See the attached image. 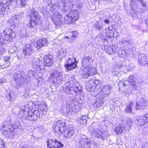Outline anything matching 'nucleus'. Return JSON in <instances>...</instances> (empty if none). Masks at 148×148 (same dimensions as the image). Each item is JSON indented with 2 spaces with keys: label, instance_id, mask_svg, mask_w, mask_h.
<instances>
[{
  "label": "nucleus",
  "instance_id": "16",
  "mask_svg": "<svg viewBox=\"0 0 148 148\" xmlns=\"http://www.w3.org/2000/svg\"><path fill=\"white\" fill-rule=\"evenodd\" d=\"M136 78L134 75H131L129 77L128 81L131 84L132 88L134 90H136L139 86L138 83L136 82Z\"/></svg>",
  "mask_w": 148,
  "mask_h": 148
},
{
  "label": "nucleus",
  "instance_id": "26",
  "mask_svg": "<svg viewBox=\"0 0 148 148\" xmlns=\"http://www.w3.org/2000/svg\"><path fill=\"white\" fill-rule=\"evenodd\" d=\"M90 81L95 84V91H99L100 90L101 84L100 80L98 79L96 80L95 77H93L92 78V79L90 80Z\"/></svg>",
  "mask_w": 148,
  "mask_h": 148
},
{
  "label": "nucleus",
  "instance_id": "63",
  "mask_svg": "<svg viewBox=\"0 0 148 148\" xmlns=\"http://www.w3.org/2000/svg\"><path fill=\"white\" fill-rule=\"evenodd\" d=\"M134 67V65L133 64H131L128 65V68L130 70H131Z\"/></svg>",
  "mask_w": 148,
  "mask_h": 148
},
{
  "label": "nucleus",
  "instance_id": "53",
  "mask_svg": "<svg viewBox=\"0 0 148 148\" xmlns=\"http://www.w3.org/2000/svg\"><path fill=\"white\" fill-rule=\"evenodd\" d=\"M103 27L102 25L98 23L95 24L94 25V27L96 28L98 30L102 29Z\"/></svg>",
  "mask_w": 148,
  "mask_h": 148
},
{
  "label": "nucleus",
  "instance_id": "56",
  "mask_svg": "<svg viewBox=\"0 0 148 148\" xmlns=\"http://www.w3.org/2000/svg\"><path fill=\"white\" fill-rule=\"evenodd\" d=\"M69 8L66 7L65 5H64V7L62 8V12L64 13H66L69 12Z\"/></svg>",
  "mask_w": 148,
  "mask_h": 148
},
{
  "label": "nucleus",
  "instance_id": "61",
  "mask_svg": "<svg viewBox=\"0 0 148 148\" xmlns=\"http://www.w3.org/2000/svg\"><path fill=\"white\" fill-rule=\"evenodd\" d=\"M44 66L43 65H41L40 64L39 66H38L37 69L35 70L36 71H38L44 69Z\"/></svg>",
  "mask_w": 148,
  "mask_h": 148
},
{
  "label": "nucleus",
  "instance_id": "21",
  "mask_svg": "<svg viewBox=\"0 0 148 148\" xmlns=\"http://www.w3.org/2000/svg\"><path fill=\"white\" fill-rule=\"evenodd\" d=\"M73 102L74 101H66L67 105L62 110V111L64 114H67L70 112L72 108L74 106Z\"/></svg>",
  "mask_w": 148,
  "mask_h": 148
},
{
  "label": "nucleus",
  "instance_id": "40",
  "mask_svg": "<svg viewBox=\"0 0 148 148\" xmlns=\"http://www.w3.org/2000/svg\"><path fill=\"white\" fill-rule=\"evenodd\" d=\"M40 62L42 63L41 61L38 59H37L33 63V66L34 68L36 70L38 66H39Z\"/></svg>",
  "mask_w": 148,
  "mask_h": 148
},
{
  "label": "nucleus",
  "instance_id": "34",
  "mask_svg": "<svg viewBox=\"0 0 148 148\" xmlns=\"http://www.w3.org/2000/svg\"><path fill=\"white\" fill-rule=\"evenodd\" d=\"M143 125H145L148 122V112L145 114V116H139Z\"/></svg>",
  "mask_w": 148,
  "mask_h": 148
},
{
  "label": "nucleus",
  "instance_id": "9",
  "mask_svg": "<svg viewBox=\"0 0 148 148\" xmlns=\"http://www.w3.org/2000/svg\"><path fill=\"white\" fill-rule=\"evenodd\" d=\"M65 123L62 120H59L57 121L55 124V128L53 130L54 131L60 134L64 132V131L66 129L65 127Z\"/></svg>",
  "mask_w": 148,
  "mask_h": 148
},
{
  "label": "nucleus",
  "instance_id": "25",
  "mask_svg": "<svg viewBox=\"0 0 148 148\" xmlns=\"http://www.w3.org/2000/svg\"><path fill=\"white\" fill-rule=\"evenodd\" d=\"M133 103L132 102H130L127 104L124 110V112L127 114H131L133 111Z\"/></svg>",
  "mask_w": 148,
  "mask_h": 148
},
{
  "label": "nucleus",
  "instance_id": "5",
  "mask_svg": "<svg viewBox=\"0 0 148 148\" xmlns=\"http://www.w3.org/2000/svg\"><path fill=\"white\" fill-rule=\"evenodd\" d=\"M92 142L90 138L81 134L78 138L77 145L79 148H94V145Z\"/></svg>",
  "mask_w": 148,
  "mask_h": 148
},
{
  "label": "nucleus",
  "instance_id": "27",
  "mask_svg": "<svg viewBox=\"0 0 148 148\" xmlns=\"http://www.w3.org/2000/svg\"><path fill=\"white\" fill-rule=\"evenodd\" d=\"M111 90V86L109 85H106L103 86L101 91L103 93L105 96L107 97L110 93Z\"/></svg>",
  "mask_w": 148,
  "mask_h": 148
},
{
  "label": "nucleus",
  "instance_id": "38",
  "mask_svg": "<svg viewBox=\"0 0 148 148\" xmlns=\"http://www.w3.org/2000/svg\"><path fill=\"white\" fill-rule=\"evenodd\" d=\"M12 126L14 130L15 129H16L17 128L20 129L21 128V123L18 121L17 120H16L14 122Z\"/></svg>",
  "mask_w": 148,
  "mask_h": 148
},
{
  "label": "nucleus",
  "instance_id": "19",
  "mask_svg": "<svg viewBox=\"0 0 148 148\" xmlns=\"http://www.w3.org/2000/svg\"><path fill=\"white\" fill-rule=\"evenodd\" d=\"M92 62V60L91 57L88 56L84 57L82 60V64L84 68L89 67Z\"/></svg>",
  "mask_w": 148,
  "mask_h": 148
},
{
  "label": "nucleus",
  "instance_id": "1",
  "mask_svg": "<svg viewBox=\"0 0 148 148\" xmlns=\"http://www.w3.org/2000/svg\"><path fill=\"white\" fill-rule=\"evenodd\" d=\"M69 79V81L64 85L63 90L67 94L77 95L82 91V87L74 76H71Z\"/></svg>",
  "mask_w": 148,
  "mask_h": 148
},
{
  "label": "nucleus",
  "instance_id": "49",
  "mask_svg": "<svg viewBox=\"0 0 148 148\" xmlns=\"http://www.w3.org/2000/svg\"><path fill=\"white\" fill-rule=\"evenodd\" d=\"M40 39L41 41V42H42V43L43 44V46H47L49 42L48 40L45 38H40Z\"/></svg>",
  "mask_w": 148,
  "mask_h": 148
},
{
  "label": "nucleus",
  "instance_id": "4",
  "mask_svg": "<svg viewBox=\"0 0 148 148\" xmlns=\"http://www.w3.org/2000/svg\"><path fill=\"white\" fill-rule=\"evenodd\" d=\"M52 79V83L57 86L62 84L63 81V77L61 72L58 70L53 71L51 73L49 77Z\"/></svg>",
  "mask_w": 148,
  "mask_h": 148
},
{
  "label": "nucleus",
  "instance_id": "37",
  "mask_svg": "<svg viewBox=\"0 0 148 148\" xmlns=\"http://www.w3.org/2000/svg\"><path fill=\"white\" fill-rule=\"evenodd\" d=\"M79 123L81 124H85L87 123V116H80L79 118Z\"/></svg>",
  "mask_w": 148,
  "mask_h": 148
},
{
  "label": "nucleus",
  "instance_id": "14",
  "mask_svg": "<svg viewBox=\"0 0 148 148\" xmlns=\"http://www.w3.org/2000/svg\"><path fill=\"white\" fill-rule=\"evenodd\" d=\"M148 105V100L144 98H142L136 103V110L145 108Z\"/></svg>",
  "mask_w": 148,
  "mask_h": 148
},
{
  "label": "nucleus",
  "instance_id": "22",
  "mask_svg": "<svg viewBox=\"0 0 148 148\" xmlns=\"http://www.w3.org/2000/svg\"><path fill=\"white\" fill-rule=\"evenodd\" d=\"M94 134L95 137L100 138L103 139L104 140L107 137V135L105 134V132H102L100 129L95 130Z\"/></svg>",
  "mask_w": 148,
  "mask_h": 148
},
{
  "label": "nucleus",
  "instance_id": "29",
  "mask_svg": "<svg viewBox=\"0 0 148 148\" xmlns=\"http://www.w3.org/2000/svg\"><path fill=\"white\" fill-rule=\"evenodd\" d=\"M59 57L61 59L65 58L66 56V50L65 49L61 48L58 52Z\"/></svg>",
  "mask_w": 148,
  "mask_h": 148
},
{
  "label": "nucleus",
  "instance_id": "15",
  "mask_svg": "<svg viewBox=\"0 0 148 148\" xmlns=\"http://www.w3.org/2000/svg\"><path fill=\"white\" fill-rule=\"evenodd\" d=\"M34 52V48L31 44L25 45L23 49V53L25 56H31Z\"/></svg>",
  "mask_w": 148,
  "mask_h": 148
},
{
  "label": "nucleus",
  "instance_id": "59",
  "mask_svg": "<svg viewBox=\"0 0 148 148\" xmlns=\"http://www.w3.org/2000/svg\"><path fill=\"white\" fill-rule=\"evenodd\" d=\"M6 44L5 40L2 38H0V46Z\"/></svg>",
  "mask_w": 148,
  "mask_h": 148
},
{
  "label": "nucleus",
  "instance_id": "10",
  "mask_svg": "<svg viewBox=\"0 0 148 148\" xmlns=\"http://www.w3.org/2000/svg\"><path fill=\"white\" fill-rule=\"evenodd\" d=\"M47 147L49 148H62L64 145L60 141L54 138L49 139L47 141Z\"/></svg>",
  "mask_w": 148,
  "mask_h": 148
},
{
  "label": "nucleus",
  "instance_id": "3",
  "mask_svg": "<svg viewBox=\"0 0 148 148\" xmlns=\"http://www.w3.org/2000/svg\"><path fill=\"white\" fill-rule=\"evenodd\" d=\"M29 16L30 19L29 25L30 27H33L39 23V21L41 16L38 14L37 8H33L32 9H30Z\"/></svg>",
  "mask_w": 148,
  "mask_h": 148
},
{
  "label": "nucleus",
  "instance_id": "13",
  "mask_svg": "<svg viewBox=\"0 0 148 148\" xmlns=\"http://www.w3.org/2000/svg\"><path fill=\"white\" fill-rule=\"evenodd\" d=\"M83 70L84 71V77L86 78H88L90 76L95 75L97 72L96 69L95 67H91L84 68Z\"/></svg>",
  "mask_w": 148,
  "mask_h": 148
},
{
  "label": "nucleus",
  "instance_id": "45",
  "mask_svg": "<svg viewBox=\"0 0 148 148\" xmlns=\"http://www.w3.org/2000/svg\"><path fill=\"white\" fill-rule=\"evenodd\" d=\"M103 103V101H102L96 100L94 105V106H96L97 108L101 106Z\"/></svg>",
  "mask_w": 148,
  "mask_h": 148
},
{
  "label": "nucleus",
  "instance_id": "2",
  "mask_svg": "<svg viewBox=\"0 0 148 148\" xmlns=\"http://www.w3.org/2000/svg\"><path fill=\"white\" fill-rule=\"evenodd\" d=\"M14 78L16 82V87L19 88L28 83L26 74L24 72L19 71L14 74Z\"/></svg>",
  "mask_w": 148,
  "mask_h": 148
},
{
  "label": "nucleus",
  "instance_id": "50",
  "mask_svg": "<svg viewBox=\"0 0 148 148\" xmlns=\"http://www.w3.org/2000/svg\"><path fill=\"white\" fill-rule=\"evenodd\" d=\"M18 1L22 7H24L27 5V1L26 0H18Z\"/></svg>",
  "mask_w": 148,
  "mask_h": 148
},
{
  "label": "nucleus",
  "instance_id": "11",
  "mask_svg": "<svg viewBox=\"0 0 148 148\" xmlns=\"http://www.w3.org/2000/svg\"><path fill=\"white\" fill-rule=\"evenodd\" d=\"M77 63L75 58H69L64 64V66L68 71H69L76 68L77 66Z\"/></svg>",
  "mask_w": 148,
  "mask_h": 148
},
{
  "label": "nucleus",
  "instance_id": "57",
  "mask_svg": "<svg viewBox=\"0 0 148 148\" xmlns=\"http://www.w3.org/2000/svg\"><path fill=\"white\" fill-rule=\"evenodd\" d=\"M5 143L3 140L0 138V148H3L5 147Z\"/></svg>",
  "mask_w": 148,
  "mask_h": 148
},
{
  "label": "nucleus",
  "instance_id": "28",
  "mask_svg": "<svg viewBox=\"0 0 148 148\" xmlns=\"http://www.w3.org/2000/svg\"><path fill=\"white\" fill-rule=\"evenodd\" d=\"M128 51H125L124 47L120 48L118 51V53L120 56L124 58L125 56H127L128 54Z\"/></svg>",
  "mask_w": 148,
  "mask_h": 148
},
{
  "label": "nucleus",
  "instance_id": "44",
  "mask_svg": "<svg viewBox=\"0 0 148 148\" xmlns=\"http://www.w3.org/2000/svg\"><path fill=\"white\" fill-rule=\"evenodd\" d=\"M133 121L131 118L127 119L126 121V126L127 127H130L133 125Z\"/></svg>",
  "mask_w": 148,
  "mask_h": 148
},
{
  "label": "nucleus",
  "instance_id": "58",
  "mask_svg": "<svg viewBox=\"0 0 148 148\" xmlns=\"http://www.w3.org/2000/svg\"><path fill=\"white\" fill-rule=\"evenodd\" d=\"M8 36L11 40H12V39L15 36V33L14 32L10 33L8 35Z\"/></svg>",
  "mask_w": 148,
  "mask_h": 148
},
{
  "label": "nucleus",
  "instance_id": "31",
  "mask_svg": "<svg viewBox=\"0 0 148 148\" xmlns=\"http://www.w3.org/2000/svg\"><path fill=\"white\" fill-rule=\"evenodd\" d=\"M10 128H13L11 125V122L10 121H4L1 126V129Z\"/></svg>",
  "mask_w": 148,
  "mask_h": 148
},
{
  "label": "nucleus",
  "instance_id": "35",
  "mask_svg": "<svg viewBox=\"0 0 148 148\" xmlns=\"http://www.w3.org/2000/svg\"><path fill=\"white\" fill-rule=\"evenodd\" d=\"M6 97L10 101H12L16 98L15 95L12 91L10 92L8 95H7Z\"/></svg>",
  "mask_w": 148,
  "mask_h": 148
},
{
  "label": "nucleus",
  "instance_id": "46",
  "mask_svg": "<svg viewBox=\"0 0 148 148\" xmlns=\"http://www.w3.org/2000/svg\"><path fill=\"white\" fill-rule=\"evenodd\" d=\"M40 39L38 40L36 42V47L38 49H40L42 47H43V44L42 43V42Z\"/></svg>",
  "mask_w": 148,
  "mask_h": 148
},
{
  "label": "nucleus",
  "instance_id": "39",
  "mask_svg": "<svg viewBox=\"0 0 148 148\" xmlns=\"http://www.w3.org/2000/svg\"><path fill=\"white\" fill-rule=\"evenodd\" d=\"M106 97V96L104 95L101 91H100L96 96V97L97 99H98L99 100H101V101Z\"/></svg>",
  "mask_w": 148,
  "mask_h": 148
},
{
  "label": "nucleus",
  "instance_id": "18",
  "mask_svg": "<svg viewBox=\"0 0 148 148\" xmlns=\"http://www.w3.org/2000/svg\"><path fill=\"white\" fill-rule=\"evenodd\" d=\"M63 133H64V136L66 138H70L74 134V128L72 127H69L68 128L66 127V129Z\"/></svg>",
  "mask_w": 148,
  "mask_h": 148
},
{
  "label": "nucleus",
  "instance_id": "41",
  "mask_svg": "<svg viewBox=\"0 0 148 148\" xmlns=\"http://www.w3.org/2000/svg\"><path fill=\"white\" fill-rule=\"evenodd\" d=\"M10 57L9 56H5L3 57V59L4 61L7 62L5 63H4V64H5V65H4V66L6 65V66H8L10 65Z\"/></svg>",
  "mask_w": 148,
  "mask_h": 148
},
{
  "label": "nucleus",
  "instance_id": "20",
  "mask_svg": "<svg viewBox=\"0 0 148 148\" xmlns=\"http://www.w3.org/2000/svg\"><path fill=\"white\" fill-rule=\"evenodd\" d=\"M1 133L3 135L7 137H10L14 134L13 128H5L1 129Z\"/></svg>",
  "mask_w": 148,
  "mask_h": 148
},
{
  "label": "nucleus",
  "instance_id": "12",
  "mask_svg": "<svg viewBox=\"0 0 148 148\" xmlns=\"http://www.w3.org/2000/svg\"><path fill=\"white\" fill-rule=\"evenodd\" d=\"M134 4L136 7L140 9H143V8H146L147 6L146 2L143 0H132L130 5L131 8L133 10L134 9L133 5Z\"/></svg>",
  "mask_w": 148,
  "mask_h": 148
},
{
  "label": "nucleus",
  "instance_id": "32",
  "mask_svg": "<svg viewBox=\"0 0 148 148\" xmlns=\"http://www.w3.org/2000/svg\"><path fill=\"white\" fill-rule=\"evenodd\" d=\"M119 91L121 93L124 92L125 94L126 93V91H125V87L126 86L125 83L121 82L119 83Z\"/></svg>",
  "mask_w": 148,
  "mask_h": 148
},
{
  "label": "nucleus",
  "instance_id": "8",
  "mask_svg": "<svg viewBox=\"0 0 148 148\" xmlns=\"http://www.w3.org/2000/svg\"><path fill=\"white\" fill-rule=\"evenodd\" d=\"M50 11L54 14L52 20L54 24L57 25H60L62 23L61 19L62 15L58 12H56V6L53 4H51Z\"/></svg>",
  "mask_w": 148,
  "mask_h": 148
},
{
  "label": "nucleus",
  "instance_id": "60",
  "mask_svg": "<svg viewBox=\"0 0 148 148\" xmlns=\"http://www.w3.org/2000/svg\"><path fill=\"white\" fill-rule=\"evenodd\" d=\"M6 80L4 78H1L0 79V86H3V84L6 82Z\"/></svg>",
  "mask_w": 148,
  "mask_h": 148
},
{
  "label": "nucleus",
  "instance_id": "7",
  "mask_svg": "<svg viewBox=\"0 0 148 148\" xmlns=\"http://www.w3.org/2000/svg\"><path fill=\"white\" fill-rule=\"evenodd\" d=\"M42 108L40 110H31V114L28 119L31 121H35L39 119L42 117V114H45L47 110V108L46 105L42 106Z\"/></svg>",
  "mask_w": 148,
  "mask_h": 148
},
{
  "label": "nucleus",
  "instance_id": "42",
  "mask_svg": "<svg viewBox=\"0 0 148 148\" xmlns=\"http://www.w3.org/2000/svg\"><path fill=\"white\" fill-rule=\"evenodd\" d=\"M23 12H19L15 14L14 18L16 20H19L23 17Z\"/></svg>",
  "mask_w": 148,
  "mask_h": 148
},
{
  "label": "nucleus",
  "instance_id": "47",
  "mask_svg": "<svg viewBox=\"0 0 148 148\" xmlns=\"http://www.w3.org/2000/svg\"><path fill=\"white\" fill-rule=\"evenodd\" d=\"M135 122L137 125L142 126L143 125L139 116L136 118L135 120Z\"/></svg>",
  "mask_w": 148,
  "mask_h": 148
},
{
  "label": "nucleus",
  "instance_id": "17",
  "mask_svg": "<svg viewBox=\"0 0 148 148\" xmlns=\"http://www.w3.org/2000/svg\"><path fill=\"white\" fill-rule=\"evenodd\" d=\"M52 55L50 54L45 56L43 57V62L45 65L47 67L51 66L53 64Z\"/></svg>",
  "mask_w": 148,
  "mask_h": 148
},
{
  "label": "nucleus",
  "instance_id": "24",
  "mask_svg": "<svg viewBox=\"0 0 148 148\" xmlns=\"http://www.w3.org/2000/svg\"><path fill=\"white\" fill-rule=\"evenodd\" d=\"M147 58L144 54H141L138 56V61L141 66H144L146 64Z\"/></svg>",
  "mask_w": 148,
  "mask_h": 148
},
{
  "label": "nucleus",
  "instance_id": "51",
  "mask_svg": "<svg viewBox=\"0 0 148 148\" xmlns=\"http://www.w3.org/2000/svg\"><path fill=\"white\" fill-rule=\"evenodd\" d=\"M80 0H69V3H71L73 5H76L80 3Z\"/></svg>",
  "mask_w": 148,
  "mask_h": 148
},
{
  "label": "nucleus",
  "instance_id": "33",
  "mask_svg": "<svg viewBox=\"0 0 148 148\" xmlns=\"http://www.w3.org/2000/svg\"><path fill=\"white\" fill-rule=\"evenodd\" d=\"M31 114V111H30L28 109H25L23 111V113L22 116L23 117L27 119H29V116Z\"/></svg>",
  "mask_w": 148,
  "mask_h": 148
},
{
  "label": "nucleus",
  "instance_id": "52",
  "mask_svg": "<svg viewBox=\"0 0 148 148\" xmlns=\"http://www.w3.org/2000/svg\"><path fill=\"white\" fill-rule=\"evenodd\" d=\"M111 47L112 48L113 53H116L117 52H118L117 50L119 47L117 45H113Z\"/></svg>",
  "mask_w": 148,
  "mask_h": 148
},
{
  "label": "nucleus",
  "instance_id": "6",
  "mask_svg": "<svg viewBox=\"0 0 148 148\" xmlns=\"http://www.w3.org/2000/svg\"><path fill=\"white\" fill-rule=\"evenodd\" d=\"M79 12L76 10L71 11L64 17V23L66 24H73L78 19Z\"/></svg>",
  "mask_w": 148,
  "mask_h": 148
},
{
  "label": "nucleus",
  "instance_id": "23",
  "mask_svg": "<svg viewBox=\"0 0 148 148\" xmlns=\"http://www.w3.org/2000/svg\"><path fill=\"white\" fill-rule=\"evenodd\" d=\"M17 1H14L12 2H6V3L4 5H4V7L5 8L6 7L8 9L10 10H12L16 8L17 4Z\"/></svg>",
  "mask_w": 148,
  "mask_h": 148
},
{
  "label": "nucleus",
  "instance_id": "43",
  "mask_svg": "<svg viewBox=\"0 0 148 148\" xmlns=\"http://www.w3.org/2000/svg\"><path fill=\"white\" fill-rule=\"evenodd\" d=\"M104 49L106 53L108 54H112L113 53L112 47H108L107 46H106Z\"/></svg>",
  "mask_w": 148,
  "mask_h": 148
},
{
  "label": "nucleus",
  "instance_id": "48",
  "mask_svg": "<svg viewBox=\"0 0 148 148\" xmlns=\"http://www.w3.org/2000/svg\"><path fill=\"white\" fill-rule=\"evenodd\" d=\"M3 3H1L0 4V15H3L5 12V9Z\"/></svg>",
  "mask_w": 148,
  "mask_h": 148
},
{
  "label": "nucleus",
  "instance_id": "36",
  "mask_svg": "<svg viewBox=\"0 0 148 148\" xmlns=\"http://www.w3.org/2000/svg\"><path fill=\"white\" fill-rule=\"evenodd\" d=\"M120 68L118 65H115L112 71V73L114 75H118L120 71Z\"/></svg>",
  "mask_w": 148,
  "mask_h": 148
},
{
  "label": "nucleus",
  "instance_id": "64",
  "mask_svg": "<svg viewBox=\"0 0 148 148\" xmlns=\"http://www.w3.org/2000/svg\"><path fill=\"white\" fill-rule=\"evenodd\" d=\"M112 29H113V27L111 26H110V27H107L106 29V31H107V30H108V31H110V32H111L112 30Z\"/></svg>",
  "mask_w": 148,
  "mask_h": 148
},
{
  "label": "nucleus",
  "instance_id": "30",
  "mask_svg": "<svg viewBox=\"0 0 148 148\" xmlns=\"http://www.w3.org/2000/svg\"><path fill=\"white\" fill-rule=\"evenodd\" d=\"M125 130L124 127L122 125H119L115 129V132L117 134H120L123 132Z\"/></svg>",
  "mask_w": 148,
  "mask_h": 148
},
{
  "label": "nucleus",
  "instance_id": "62",
  "mask_svg": "<svg viewBox=\"0 0 148 148\" xmlns=\"http://www.w3.org/2000/svg\"><path fill=\"white\" fill-rule=\"evenodd\" d=\"M5 49L3 47L0 48V56L2 55L5 53Z\"/></svg>",
  "mask_w": 148,
  "mask_h": 148
},
{
  "label": "nucleus",
  "instance_id": "55",
  "mask_svg": "<svg viewBox=\"0 0 148 148\" xmlns=\"http://www.w3.org/2000/svg\"><path fill=\"white\" fill-rule=\"evenodd\" d=\"M34 74V72L32 70H29L27 73V76L29 78H31L32 77Z\"/></svg>",
  "mask_w": 148,
  "mask_h": 148
},
{
  "label": "nucleus",
  "instance_id": "54",
  "mask_svg": "<svg viewBox=\"0 0 148 148\" xmlns=\"http://www.w3.org/2000/svg\"><path fill=\"white\" fill-rule=\"evenodd\" d=\"M69 34L72 37L76 38L77 34V31H75L70 32Z\"/></svg>",
  "mask_w": 148,
  "mask_h": 148
}]
</instances>
